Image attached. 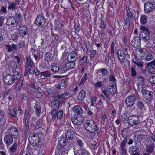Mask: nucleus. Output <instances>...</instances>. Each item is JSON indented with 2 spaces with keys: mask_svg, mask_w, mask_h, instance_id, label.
Segmentation results:
<instances>
[{
  "mask_svg": "<svg viewBox=\"0 0 155 155\" xmlns=\"http://www.w3.org/2000/svg\"><path fill=\"white\" fill-rule=\"evenodd\" d=\"M97 73L98 74L101 73L103 76L107 75L108 74V71L105 68L100 69L97 70Z\"/></svg>",
  "mask_w": 155,
  "mask_h": 155,
  "instance_id": "f704fd0d",
  "label": "nucleus"
},
{
  "mask_svg": "<svg viewBox=\"0 0 155 155\" xmlns=\"http://www.w3.org/2000/svg\"><path fill=\"white\" fill-rule=\"evenodd\" d=\"M139 149L136 146H132L130 149L129 152L131 155H139Z\"/></svg>",
  "mask_w": 155,
  "mask_h": 155,
  "instance_id": "393cba45",
  "label": "nucleus"
},
{
  "mask_svg": "<svg viewBox=\"0 0 155 155\" xmlns=\"http://www.w3.org/2000/svg\"><path fill=\"white\" fill-rule=\"evenodd\" d=\"M126 13L129 19L130 20H132L133 18V16L132 12L129 10V8L127 9V8H126Z\"/></svg>",
  "mask_w": 155,
  "mask_h": 155,
  "instance_id": "79ce46f5",
  "label": "nucleus"
},
{
  "mask_svg": "<svg viewBox=\"0 0 155 155\" xmlns=\"http://www.w3.org/2000/svg\"><path fill=\"white\" fill-rule=\"evenodd\" d=\"M75 66V64L74 62L69 61L60 68V73H64L69 70L73 69Z\"/></svg>",
  "mask_w": 155,
  "mask_h": 155,
  "instance_id": "7ed1b4c3",
  "label": "nucleus"
},
{
  "mask_svg": "<svg viewBox=\"0 0 155 155\" xmlns=\"http://www.w3.org/2000/svg\"><path fill=\"white\" fill-rule=\"evenodd\" d=\"M61 21L59 19H57L55 20V22L54 23L55 24V27H56L57 26H58L59 25L62 23Z\"/></svg>",
  "mask_w": 155,
  "mask_h": 155,
  "instance_id": "69168bd1",
  "label": "nucleus"
},
{
  "mask_svg": "<svg viewBox=\"0 0 155 155\" xmlns=\"http://www.w3.org/2000/svg\"><path fill=\"white\" fill-rule=\"evenodd\" d=\"M128 133L126 129L123 130L122 131V136L124 139H127V137L128 135Z\"/></svg>",
  "mask_w": 155,
  "mask_h": 155,
  "instance_id": "09e8293b",
  "label": "nucleus"
},
{
  "mask_svg": "<svg viewBox=\"0 0 155 155\" xmlns=\"http://www.w3.org/2000/svg\"><path fill=\"white\" fill-rule=\"evenodd\" d=\"M63 25L62 23L61 24L58 26L55 27V29L56 31H60L63 30Z\"/></svg>",
  "mask_w": 155,
  "mask_h": 155,
  "instance_id": "6e6d98bb",
  "label": "nucleus"
},
{
  "mask_svg": "<svg viewBox=\"0 0 155 155\" xmlns=\"http://www.w3.org/2000/svg\"><path fill=\"white\" fill-rule=\"evenodd\" d=\"M140 29L142 31L140 34V37H141L145 40H148L150 37L148 29L143 26L140 27Z\"/></svg>",
  "mask_w": 155,
  "mask_h": 155,
  "instance_id": "20e7f679",
  "label": "nucleus"
},
{
  "mask_svg": "<svg viewBox=\"0 0 155 155\" xmlns=\"http://www.w3.org/2000/svg\"><path fill=\"white\" fill-rule=\"evenodd\" d=\"M5 61L8 63L10 68L15 69L17 67V65L16 63L12 60V58L10 56L7 55L5 57Z\"/></svg>",
  "mask_w": 155,
  "mask_h": 155,
  "instance_id": "9b49d317",
  "label": "nucleus"
},
{
  "mask_svg": "<svg viewBox=\"0 0 155 155\" xmlns=\"http://www.w3.org/2000/svg\"><path fill=\"white\" fill-rule=\"evenodd\" d=\"M147 16L145 15H141L140 19V21L143 25H144L147 22Z\"/></svg>",
  "mask_w": 155,
  "mask_h": 155,
  "instance_id": "a19ab883",
  "label": "nucleus"
},
{
  "mask_svg": "<svg viewBox=\"0 0 155 155\" xmlns=\"http://www.w3.org/2000/svg\"><path fill=\"white\" fill-rule=\"evenodd\" d=\"M41 73L42 75L47 77L50 76L51 74L50 71L48 70L41 72Z\"/></svg>",
  "mask_w": 155,
  "mask_h": 155,
  "instance_id": "3c124183",
  "label": "nucleus"
},
{
  "mask_svg": "<svg viewBox=\"0 0 155 155\" xmlns=\"http://www.w3.org/2000/svg\"><path fill=\"white\" fill-rule=\"evenodd\" d=\"M147 152L151 153L153 151L154 147L153 145H151L150 146H147Z\"/></svg>",
  "mask_w": 155,
  "mask_h": 155,
  "instance_id": "5fc2aeb1",
  "label": "nucleus"
},
{
  "mask_svg": "<svg viewBox=\"0 0 155 155\" xmlns=\"http://www.w3.org/2000/svg\"><path fill=\"white\" fill-rule=\"evenodd\" d=\"M16 22L15 18L11 16L8 18L7 20L6 24L8 26L10 25H14Z\"/></svg>",
  "mask_w": 155,
  "mask_h": 155,
  "instance_id": "4be33fe9",
  "label": "nucleus"
},
{
  "mask_svg": "<svg viewBox=\"0 0 155 155\" xmlns=\"http://www.w3.org/2000/svg\"><path fill=\"white\" fill-rule=\"evenodd\" d=\"M117 54L118 57L124 56V54L123 51L121 49H119L118 50Z\"/></svg>",
  "mask_w": 155,
  "mask_h": 155,
  "instance_id": "0e129e2a",
  "label": "nucleus"
},
{
  "mask_svg": "<svg viewBox=\"0 0 155 155\" xmlns=\"http://www.w3.org/2000/svg\"><path fill=\"white\" fill-rule=\"evenodd\" d=\"M41 120H39L37 123V124L36 126V128L38 129L40 128L42 125V123Z\"/></svg>",
  "mask_w": 155,
  "mask_h": 155,
  "instance_id": "052dcab7",
  "label": "nucleus"
},
{
  "mask_svg": "<svg viewBox=\"0 0 155 155\" xmlns=\"http://www.w3.org/2000/svg\"><path fill=\"white\" fill-rule=\"evenodd\" d=\"M4 142L7 145H10L13 142L12 137L10 135H6L4 137Z\"/></svg>",
  "mask_w": 155,
  "mask_h": 155,
  "instance_id": "5701e85b",
  "label": "nucleus"
},
{
  "mask_svg": "<svg viewBox=\"0 0 155 155\" xmlns=\"http://www.w3.org/2000/svg\"><path fill=\"white\" fill-rule=\"evenodd\" d=\"M51 71L54 73H57L59 71L60 73V68H59V66L56 64L53 63L51 68Z\"/></svg>",
  "mask_w": 155,
  "mask_h": 155,
  "instance_id": "a878e982",
  "label": "nucleus"
},
{
  "mask_svg": "<svg viewBox=\"0 0 155 155\" xmlns=\"http://www.w3.org/2000/svg\"><path fill=\"white\" fill-rule=\"evenodd\" d=\"M34 107L37 115H40L41 109L40 104L38 102H36Z\"/></svg>",
  "mask_w": 155,
  "mask_h": 155,
  "instance_id": "b1692460",
  "label": "nucleus"
},
{
  "mask_svg": "<svg viewBox=\"0 0 155 155\" xmlns=\"http://www.w3.org/2000/svg\"><path fill=\"white\" fill-rule=\"evenodd\" d=\"M40 89V88L39 87H38L37 88V90L35 92V96L38 98H41L42 97V95L40 92V91L39 90Z\"/></svg>",
  "mask_w": 155,
  "mask_h": 155,
  "instance_id": "58836bf2",
  "label": "nucleus"
},
{
  "mask_svg": "<svg viewBox=\"0 0 155 155\" xmlns=\"http://www.w3.org/2000/svg\"><path fill=\"white\" fill-rule=\"evenodd\" d=\"M153 58V56L151 54H149L147 55L145 59L147 61H150Z\"/></svg>",
  "mask_w": 155,
  "mask_h": 155,
  "instance_id": "774afa93",
  "label": "nucleus"
},
{
  "mask_svg": "<svg viewBox=\"0 0 155 155\" xmlns=\"http://www.w3.org/2000/svg\"><path fill=\"white\" fill-rule=\"evenodd\" d=\"M53 58V56L49 52L46 53L44 59L47 62H49L51 61Z\"/></svg>",
  "mask_w": 155,
  "mask_h": 155,
  "instance_id": "e433bc0d",
  "label": "nucleus"
},
{
  "mask_svg": "<svg viewBox=\"0 0 155 155\" xmlns=\"http://www.w3.org/2000/svg\"><path fill=\"white\" fill-rule=\"evenodd\" d=\"M102 93L106 97L107 100H110L109 94L108 93H107V92L106 91L104 90H103L102 91Z\"/></svg>",
  "mask_w": 155,
  "mask_h": 155,
  "instance_id": "338daca9",
  "label": "nucleus"
},
{
  "mask_svg": "<svg viewBox=\"0 0 155 155\" xmlns=\"http://www.w3.org/2000/svg\"><path fill=\"white\" fill-rule=\"evenodd\" d=\"M17 149L16 142L14 144L11 146L10 149L9 151L11 152H14L16 151Z\"/></svg>",
  "mask_w": 155,
  "mask_h": 155,
  "instance_id": "49530a36",
  "label": "nucleus"
},
{
  "mask_svg": "<svg viewBox=\"0 0 155 155\" xmlns=\"http://www.w3.org/2000/svg\"><path fill=\"white\" fill-rule=\"evenodd\" d=\"M59 144L61 146H64L67 143L68 141L67 139L64 137H60L58 140Z\"/></svg>",
  "mask_w": 155,
  "mask_h": 155,
  "instance_id": "7c9ffc66",
  "label": "nucleus"
},
{
  "mask_svg": "<svg viewBox=\"0 0 155 155\" xmlns=\"http://www.w3.org/2000/svg\"><path fill=\"white\" fill-rule=\"evenodd\" d=\"M78 153L80 155H90L89 152L84 149H81L79 150Z\"/></svg>",
  "mask_w": 155,
  "mask_h": 155,
  "instance_id": "4c0bfd02",
  "label": "nucleus"
},
{
  "mask_svg": "<svg viewBox=\"0 0 155 155\" xmlns=\"http://www.w3.org/2000/svg\"><path fill=\"white\" fill-rule=\"evenodd\" d=\"M72 110L75 113L81 114L83 112L82 108L79 105H76L73 107Z\"/></svg>",
  "mask_w": 155,
  "mask_h": 155,
  "instance_id": "cd10ccee",
  "label": "nucleus"
},
{
  "mask_svg": "<svg viewBox=\"0 0 155 155\" xmlns=\"http://www.w3.org/2000/svg\"><path fill=\"white\" fill-rule=\"evenodd\" d=\"M135 101L134 97L133 96H129L127 98L125 103L128 106H132L133 105Z\"/></svg>",
  "mask_w": 155,
  "mask_h": 155,
  "instance_id": "aec40b11",
  "label": "nucleus"
},
{
  "mask_svg": "<svg viewBox=\"0 0 155 155\" xmlns=\"http://www.w3.org/2000/svg\"><path fill=\"white\" fill-rule=\"evenodd\" d=\"M154 9L153 4L150 2H147L144 4V10L146 13H149Z\"/></svg>",
  "mask_w": 155,
  "mask_h": 155,
  "instance_id": "ddd939ff",
  "label": "nucleus"
},
{
  "mask_svg": "<svg viewBox=\"0 0 155 155\" xmlns=\"http://www.w3.org/2000/svg\"><path fill=\"white\" fill-rule=\"evenodd\" d=\"M21 113V109L19 107H14L12 110L9 113V114L12 117L15 118L18 116H20Z\"/></svg>",
  "mask_w": 155,
  "mask_h": 155,
  "instance_id": "6e6552de",
  "label": "nucleus"
},
{
  "mask_svg": "<svg viewBox=\"0 0 155 155\" xmlns=\"http://www.w3.org/2000/svg\"><path fill=\"white\" fill-rule=\"evenodd\" d=\"M114 42H112L110 46V49L111 50V54L112 57H114Z\"/></svg>",
  "mask_w": 155,
  "mask_h": 155,
  "instance_id": "de8ad7c7",
  "label": "nucleus"
},
{
  "mask_svg": "<svg viewBox=\"0 0 155 155\" xmlns=\"http://www.w3.org/2000/svg\"><path fill=\"white\" fill-rule=\"evenodd\" d=\"M29 139L34 145H37L39 143L40 139L37 134L34 133L31 134L29 137Z\"/></svg>",
  "mask_w": 155,
  "mask_h": 155,
  "instance_id": "423d86ee",
  "label": "nucleus"
},
{
  "mask_svg": "<svg viewBox=\"0 0 155 155\" xmlns=\"http://www.w3.org/2000/svg\"><path fill=\"white\" fill-rule=\"evenodd\" d=\"M11 124H13V123L10 122L7 124V126L9 127V132H11V135L13 138H16L18 136V130L16 128L10 127L12 125Z\"/></svg>",
  "mask_w": 155,
  "mask_h": 155,
  "instance_id": "39448f33",
  "label": "nucleus"
},
{
  "mask_svg": "<svg viewBox=\"0 0 155 155\" xmlns=\"http://www.w3.org/2000/svg\"><path fill=\"white\" fill-rule=\"evenodd\" d=\"M141 39L138 37H134L131 42V45L134 48H138L140 46Z\"/></svg>",
  "mask_w": 155,
  "mask_h": 155,
  "instance_id": "2eb2a0df",
  "label": "nucleus"
},
{
  "mask_svg": "<svg viewBox=\"0 0 155 155\" xmlns=\"http://www.w3.org/2000/svg\"><path fill=\"white\" fill-rule=\"evenodd\" d=\"M30 117V114L28 113V111H25L24 120L25 122V131L26 133H27L28 131L29 124V122Z\"/></svg>",
  "mask_w": 155,
  "mask_h": 155,
  "instance_id": "9d476101",
  "label": "nucleus"
},
{
  "mask_svg": "<svg viewBox=\"0 0 155 155\" xmlns=\"http://www.w3.org/2000/svg\"><path fill=\"white\" fill-rule=\"evenodd\" d=\"M84 127L87 131L90 133L95 132V135H98V129L96 123L93 120L87 121L85 123Z\"/></svg>",
  "mask_w": 155,
  "mask_h": 155,
  "instance_id": "f03ea898",
  "label": "nucleus"
},
{
  "mask_svg": "<svg viewBox=\"0 0 155 155\" xmlns=\"http://www.w3.org/2000/svg\"><path fill=\"white\" fill-rule=\"evenodd\" d=\"M149 81L151 84H155V76L150 77L149 79Z\"/></svg>",
  "mask_w": 155,
  "mask_h": 155,
  "instance_id": "680f3d73",
  "label": "nucleus"
},
{
  "mask_svg": "<svg viewBox=\"0 0 155 155\" xmlns=\"http://www.w3.org/2000/svg\"><path fill=\"white\" fill-rule=\"evenodd\" d=\"M26 64L27 65L26 66H28V68L30 67L32 68V66L33 65V63L30 56H27L26 57Z\"/></svg>",
  "mask_w": 155,
  "mask_h": 155,
  "instance_id": "473e14b6",
  "label": "nucleus"
},
{
  "mask_svg": "<svg viewBox=\"0 0 155 155\" xmlns=\"http://www.w3.org/2000/svg\"><path fill=\"white\" fill-rule=\"evenodd\" d=\"M19 35L17 33H14L11 35V38L14 41H15L17 40L18 38Z\"/></svg>",
  "mask_w": 155,
  "mask_h": 155,
  "instance_id": "864d4df0",
  "label": "nucleus"
},
{
  "mask_svg": "<svg viewBox=\"0 0 155 155\" xmlns=\"http://www.w3.org/2000/svg\"><path fill=\"white\" fill-rule=\"evenodd\" d=\"M65 136L67 139L72 140L74 136V133L72 131L69 130L66 132Z\"/></svg>",
  "mask_w": 155,
  "mask_h": 155,
  "instance_id": "2f4dec72",
  "label": "nucleus"
},
{
  "mask_svg": "<svg viewBox=\"0 0 155 155\" xmlns=\"http://www.w3.org/2000/svg\"><path fill=\"white\" fill-rule=\"evenodd\" d=\"M95 87L98 88H101L104 86V82L103 81H99L96 82L94 84Z\"/></svg>",
  "mask_w": 155,
  "mask_h": 155,
  "instance_id": "ea45409f",
  "label": "nucleus"
},
{
  "mask_svg": "<svg viewBox=\"0 0 155 155\" xmlns=\"http://www.w3.org/2000/svg\"><path fill=\"white\" fill-rule=\"evenodd\" d=\"M87 75L86 73L84 74L83 77L82 78L81 81L79 84V85H81L83 83H84L86 81V80L87 78Z\"/></svg>",
  "mask_w": 155,
  "mask_h": 155,
  "instance_id": "a18cd8bd",
  "label": "nucleus"
},
{
  "mask_svg": "<svg viewBox=\"0 0 155 155\" xmlns=\"http://www.w3.org/2000/svg\"><path fill=\"white\" fill-rule=\"evenodd\" d=\"M17 46L16 45H6V48L8 50L9 52L12 51L13 50H16L17 48Z\"/></svg>",
  "mask_w": 155,
  "mask_h": 155,
  "instance_id": "72a5a7b5",
  "label": "nucleus"
},
{
  "mask_svg": "<svg viewBox=\"0 0 155 155\" xmlns=\"http://www.w3.org/2000/svg\"><path fill=\"white\" fill-rule=\"evenodd\" d=\"M107 89L109 92L111 94L116 93L117 91L116 86L114 84H110L108 87Z\"/></svg>",
  "mask_w": 155,
  "mask_h": 155,
  "instance_id": "412c9836",
  "label": "nucleus"
},
{
  "mask_svg": "<svg viewBox=\"0 0 155 155\" xmlns=\"http://www.w3.org/2000/svg\"><path fill=\"white\" fill-rule=\"evenodd\" d=\"M128 121L130 125L134 126L139 123L140 120L138 116L132 115L129 117Z\"/></svg>",
  "mask_w": 155,
  "mask_h": 155,
  "instance_id": "0eeeda50",
  "label": "nucleus"
},
{
  "mask_svg": "<svg viewBox=\"0 0 155 155\" xmlns=\"http://www.w3.org/2000/svg\"><path fill=\"white\" fill-rule=\"evenodd\" d=\"M18 5L16 4V2H15V3H12L9 5V6L8 7V9L13 10L15 8L16 5Z\"/></svg>",
  "mask_w": 155,
  "mask_h": 155,
  "instance_id": "4d7b16f0",
  "label": "nucleus"
},
{
  "mask_svg": "<svg viewBox=\"0 0 155 155\" xmlns=\"http://www.w3.org/2000/svg\"><path fill=\"white\" fill-rule=\"evenodd\" d=\"M15 75H12L8 74L5 75L3 78L4 83L7 84H11L14 83L15 81L20 78L21 75L18 72H15Z\"/></svg>",
  "mask_w": 155,
  "mask_h": 155,
  "instance_id": "f257e3e1",
  "label": "nucleus"
},
{
  "mask_svg": "<svg viewBox=\"0 0 155 155\" xmlns=\"http://www.w3.org/2000/svg\"><path fill=\"white\" fill-rule=\"evenodd\" d=\"M35 23L36 25L38 26L44 25L45 23L44 17L41 15L38 16L35 20Z\"/></svg>",
  "mask_w": 155,
  "mask_h": 155,
  "instance_id": "dca6fc26",
  "label": "nucleus"
},
{
  "mask_svg": "<svg viewBox=\"0 0 155 155\" xmlns=\"http://www.w3.org/2000/svg\"><path fill=\"white\" fill-rule=\"evenodd\" d=\"M18 31L19 35L22 37H24L27 35L28 32L27 27L23 25H20L18 28Z\"/></svg>",
  "mask_w": 155,
  "mask_h": 155,
  "instance_id": "f8f14e48",
  "label": "nucleus"
},
{
  "mask_svg": "<svg viewBox=\"0 0 155 155\" xmlns=\"http://www.w3.org/2000/svg\"><path fill=\"white\" fill-rule=\"evenodd\" d=\"M71 96V94L68 92H65L60 94L58 97L59 102L61 104L65 102V100Z\"/></svg>",
  "mask_w": 155,
  "mask_h": 155,
  "instance_id": "1a4fd4ad",
  "label": "nucleus"
},
{
  "mask_svg": "<svg viewBox=\"0 0 155 155\" xmlns=\"http://www.w3.org/2000/svg\"><path fill=\"white\" fill-rule=\"evenodd\" d=\"M77 58L76 53L74 51L70 53L67 56V60L68 61L74 62L76 61Z\"/></svg>",
  "mask_w": 155,
  "mask_h": 155,
  "instance_id": "a211bd4d",
  "label": "nucleus"
},
{
  "mask_svg": "<svg viewBox=\"0 0 155 155\" xmlns=\"http://www.w3.org/2000/svg\"><path fill=\"white\" fill-rule=\"evenodd\" d=\"M143 98L147 101H150L152 96L153 93L145 90L142 93Z\"/></svg>",
  "mask_w": 155,
  "mask_h": 155,
  "instance_id": "4468645a",
  "label": "nucleus"
},
{
  "mask_svg": "<svg viewBox=\"0 0 155 155\" xmlns=\"http://www.w3.org/2000/svg\"><path fill=\"white\" fill-rule=\"evenodd\" d=\"M86 93L84 90H82L79 92L77 97V99L80 101H83L86 97Z\"/></svg>",
  "mask_w": 155,
  "mask_h": 155,
  "instance_id": "bb28decb",
  "label": "nucleus"
},
{
  "mask_svg": "<svg viewBox=\"0 0 155 155\" xmlns=\"http://www.w3.org/2000/svg\"><path fill=\"white\" fill-rule=\"evenodd\" d=\"M77 143L78 145L80 147H82L84 145V143L82 140L79 138H77Z\"/></svg>",
  "mask_w": 155,
  "mask_h": 155,
  "instance_id": "e2e57ef3",
  "label": "nucleus"
},
{
  "mask_svg": "<svg viewBox=\"0 0 155 155\" xmlns=\"http://www.w3.org/2000/svg\"><path fill=\"white\" fill-rule=\"evenodd\" d=\"M127 139H124L121 143L120 146L121 147L122 150H123V151H124V150H125L124 147L125 146V144L127 143Z\"/></svg>",
  "mask_w": 155,
  "mask_h": 155,
  "instance_id": "603ef678",
  "label": "nucleus"
},
{
  "mask_svg": "<svg viewBox=\"0 0 155 155\" xmlns=\"http://www.w3.org/2000/svg\"><path fill=\"white\" fill-rule=\"evenodd\" d=\"M87 57L86 56H84L82 57L81 58L80 61V65H83L85 63L87 62Z\"/></svg>",
  "mask_w": 155,
  "mask_h": 155,
  "instance_id": "37998d69",
  "label": "nucleus"
},
{
  "mask_svg": "<svg viewBox=\"0 0 155 155\" xmlns=\"http://www.w3.org/2000/svg\"><path fill=\"white\" fill-rule=\"evenodd\" d=\"M146 51L145 48H141L139 50V52L140 54V56L144 57L146 55L145 51Z\"/></svg>",
  "mask_w": 155,
  "mask_h": 155,
  "instance_id": "c03bdc74",
  "label": "nucleus"
},
{
  "mask_svg": "<svg viewBox=\"0 0 155 155\" xmlns=\"http://www.w3.org/2000/svg\"><path fill=\"white\" fill-rule=\"evenodd\" d=\"M51 104L53 107L55 108H58L59 105V102L58 101L55 100H53Z\"/></svg>",
  "mask_w": 155,
  "mask_h": 155,
  "instance_id": "8fccbe9b",
  "label": "nucleus"
},
{
  "mask_svg": "<svg viewBox=\"0 0 155 155\" xmlns=\"http://www.w3.org/2000/svg\"><path fill=\"white\" fill-rule=\"evenodd\" d=\"M63 115L62 110H60L57 113V117L58 119H60L62 118Z\"/></svg>",
  "mask_w": 155,
  "mask_h": 155,
  "instance_id": "13d9d810",
  "label": "nucleus"
},
{
  "mask_svg": "<svg viewBox=\"0 0 155 155\" xmlns=\"http://www.w3.org/2000/svg\"><path fill=\"white\" fill-rule=\"evenodd\" d=\"M146 85L143 82H140L138 83L137 85V89L139 92L141 93L146 89Z\"/></svg>",
  "mask_w": 155,
  "mask_h": 155,
  "instance_id": "c85d7f7f",
  "label": "nucleus"
},
{
  "mask_svg": "<svg viewBox=\"0 0 155 155\" xmlns=\"http://www.w3.org/2000/svg\"><path fill=\"white\" fill-rule=\"evenodd\" d=\"M72 123L76 125H81L82 123V120L81 117L73 116L71 119Z\"/></svg>",
  "mask_w": 155,
  "mask_h": 155,
  "instance_id": "6ab92c4d",
  "label": "nucleus"
},
{
  "mask_svg": "<svg viewBox=\"0 0 155 155\" xmlns=\"http://www.w3.org/2000/svg\"><path fill=\"white\" fill-rule=\"evenodd\" d=\"M57 111L56 110H53L52 111L51 114L52 116V119L54 120L57 116Z\"/></svg>",
  "mask_w": 155,
  "mask_h": 155,
  "instance_id": "bf43d9fd",
  "label": "nucleus"
},
{
  "mask_svg": "<svg viewBox=\"0 0 155 155\" xmlns=\"http://www.w3.org/2000/svg\"><path fill=\"white\" fill-rule=\"evenodd\" d=\"M147 65L149 67V72L151 74H155V60L148 63Z\"/></svg>",
  "mask_w": 155,
  "mask_h": 155,
  "instance_id": "f3484780",
  "label": "nucleus"
},
{
  "mask_svg": "<svg viewBox=\"0 0 155 155\" xmlns=\"http://www.w3.org/2000/svg\"><path fill=\"white\" fill-rule=\"evenodd\" d=\"M23 83V81L22 80H20L18 81L15 86V90L16 91H18L21 89Z\"/></svg>",
  "mask_w": 155,
  "mask_h": 155,
  "instance_id": "c756f323",
  "label": "nucleus"
},
{
  "mask_svg": "<svg viewBox=\"0 0 155 155\" xmlns=\"http://www.w3.org/2000/svg\"><path fill=\"white\" fill-rule=\"evenodd\" d=\"M15 16L16 22L18 24H21L23 21L22 17L19 14L17 13L15 14Z\"/></svg>",
  "mask_w": 155,
  "mask_h": 155,
  "instance_id": "c9c22d12",
  "label": "nucleus"
}]
</instances>
